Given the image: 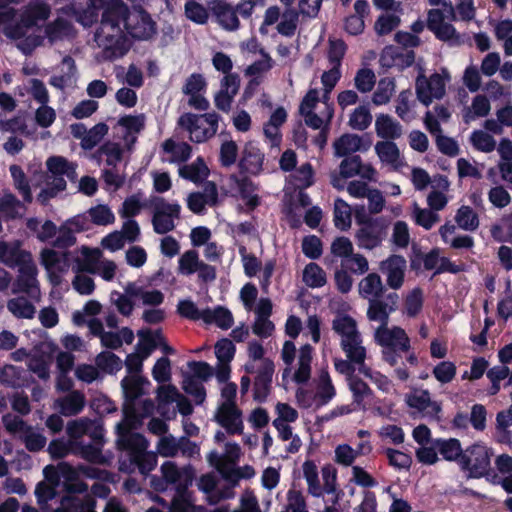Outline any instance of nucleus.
Here are the masks:
<instances>
[{
	"instance_id": "nucleus-1",
	"label": "nucleus",
	"mask_w": 512,
	"mask_h": 512,
	"mask_svg": "<svg viewBox=\"0 0 512 512\" xmlns=\"http://www.w3.org/2000/svg\"><path fill=\"white\" fill-rule=\"evenodd\" d=\"M46 168L45 187L37 195V201L42 205H47L50 199L66 190L67 181L65 177L73 183L77 181L78 177L77 164L63 156L49 157L46 161Z\"/></svg>"
},
{
	"instance_id": "nucleus-2",
	"label": "nucleus",
	"mask_w": 512,
	"mask_h": 512,
	"mask_svg": "<svg viewBox=\"0 0 512 512\" xmlns=\"http://www.w3.org/2000/svg\"><path fill=\"white\" fill-rule=\"evenodd\" d=\"M375 339L383 347V359L390 366H395L401 358V353L408 352L411 345L410 339L405 330L394 326L378 327L375 332Z\"/></svg>"
},
{
	"instance_id": "nucleus-3",
	"label": "nucleus",
	"mask_w": 512,
	"mask_h": 512,
	"mask_svg": "<svg viewBox=\"0 0 512 512\" xmlns=\"http://www.w3.org/2000/svg\"><path fill=\"white\" fill-rule=\"evenodd\" d=\"M219 119L215 112L202 115L185 113L179 117L178 125L190 133L191 141L202 143L216 134Z\"/></svg>"
},
{
	"instance_id": "nucleus-4",
	"label": "nucleus",
	"mask_w": 512,
	"mask_h": 512,
	"mask_svg": "<svg viewBox=\"0 0 512 512\" xmlns=\"http://www.w3.org/2000/svg\"><path fill=\"white\" fill-rule=\"evenodd\" d=\"M121 25L101 21L94 38L109 57H121L129 49L128 39Z\"/></svg>"
},
{
	"instance_id": "nucleus-5",
	"label": "nucleus",
	"mask_w": 512,
	"mask_h": 512,
	"mask_svg": "<svg viewBox=\"0 0 512 512\" xmlns=\"http://www.w3.org/2000/svg\"><path fill=\"white\" fill-rule=\"evenodd\" d=\"M33 258H0V262L12 266L14 263L20 266L19 274L13 282V293H25L31 298L40 296V288L37 280V268Z\"/></svg>"
},
{
	"instance_id": "nucleus-6",
	"label": "nucleus",
	"mask_w": 512,
	"mask_h": 512,
	"mask_svg": "<svg viewBox=\"0 0 512 512\" xmlns=\"http://www.w3.org/2000/svg\"><path fill=\"white\" fill-rule=\"evenodd\" d=\"M152 208V225L158 234H166L175 228V220L180 218L181 207L177 203H168L165 198L153 196L149 199Z\"/></svg>"
},
{
	"instance_id": "nucleus-7",
	"label": "nucleus",
	"mask_w": 512,
	"mask_h": 512,
	"mask_svg": "<svg viewBox=\"0 0 512 512\" xmlns=\"http://www.w3.org/2000/svg\"><path fill=\"white\" fill-rule=\"evenodd\" d=\"M149 381L142 376H126L121 380L124 394V420H137V400L144 394L143 385Z\"/></svg>"
},
{
	"instance_id": "nucleus-8",
	"label": "nucleus",
	"mask_w": 512,
	"mask_h": 512,
	"mask_svg": "<svg viewBox=\"0 0 512 512\" xmlns=\"http://www.w3.org/2000/svg\"><path fill=\"white\" fill-rule=\"evenodd\" d=\"M461 468L469 471L471 478H481L488 474L490 469V454L488 449L480 444L468 447L462 456Z\"/></svg>"
},
{
	"instance_id": "nucleus-9",
	"label": "nucleus",
	"mask_w": 512,
	"mask_h": 512,
	"mask_svg": "<svg viewBox=\"0 0 512 512\" xmlns=\"http://www.w3.org/2000/svg\"><path fill=\"white\" fill-rule=\"evenodd\" d=\"M446 83L442 75L432 74L427 78L424 74H419L415 82L417 99L425 106H429L434 99L439 100L446 93Z\"/></svg>"
},
{
	"instance_id": "nucleus-10",
	"label": "nucleus",
	"mask_w": 512,
	"mask_h": 512,
	"mask_svg": "<svg viewBox=\"0 0 512 512\" xmlns=\"http://www.w3.org/2000/svg\"><path fill=\"white\" fill-rule=\"evenodd\" d=\"M214 421L223 427L229 435L243 434L242 411L237 405L221 403L214 415Z\"/></svg>"
},
{
	"instance_id": "nucleus-11",
	"label": "nucleus",
	"mask_w": 512,
	"mask_h": 512,
	"mask_svg": "<svg viewBox=\"0 0 512 512\" xmlns=\"http://www.w3.org/2000/svg\"><path fill=\"white\" fill-rule=\"evenodd\" d=\"M140 234L138 223L133 219H128L124 222L121 231H114L104 237L101 245L104 249L110 252H115L122 249L125 244L134 242Z\"/></svg>"
},
{
	"instance_id": "nucleus-12",
	"label": "nucleus",
	"mask_w": 512,
	"mask_h": 512,
	"mask_svg": "<svg viewBox=\"0 0 512 512\" xmlns=\"http://www.w3.org/2000/svg\"><path fill=\"white\" fill-rule=\"evenodd\" d=\"M356 219L358 223L364 224L357 233L358 245L366 249L377 247L386 236L385 227L376 220L365 222L359 211H356Z\"/></svg>"
},
{
	"instance_id": "nucleus-13",
	"label": "nucleus",
	"mask_w": 512,
	"mask_h": 512,
	"mask_svg": "<svg viewBox=\"0 0 512 512\" xmlns=\"http://www.w3.org/2000/svg\"><path fill=\"white\" fill-rule=\"evenodd\" d=\"M274 369L275 365L271 359L266 358L262 361L254 379L253 399L256 402H266L271 391Z\"/></svg>"
},
{
	"instance_id": "nucleus-14",
	"label": "nucleus",
	"mask_w": 512,
	"mask_h": 512,
	"mask_svg": "<svg viewBox=\"0 0 512 512\" xmlns=\"http://www.w3.org/2000/svg\"><path fill=\"white\" fill-rule=\"evenodd\" d=\"M125 30L133 38L148 39L155 33V23L144 11L131 13Z\"/></svg>"
},
{
	"instance_id": "nucleus-15",
	"label": "nucleus",
	"mask_w": 512,
	"mask_h": 512,
	"mask_svg": "<svg viewBox=\"0 0 512 512\" xmlns=\"http://www.w3.org/2000/svg\"><path fill=\"white\" fill-rule=\"evenodd\" d=\"M218 203V190L214 182L208 181L204 184L202 192H193L188 195V208L196 214H201L205 205L216 206Z\"/></svg>"
},
{
	"instance_id": "nucleus-16",
	"label": "nucleus",
	"mask_w": 512,
	"mask_h": 512,
	"mask_svg": "<svg viewBox=\"0 0 512 512\" xmlns=\"http://www.w3.org/2000/svg\"><path fill=\"white\" fill-rule=\"evenodd\" d=\"M406 267V258H385L380 263V270L386 275V282L390 288L397 290L402 287Z\"/></svg>"
},
{
	"instance_id": "nucleus-17",
	"label": "nucleus",
	"mask_w": 512,
	"mask_h": 512,
	"mask_svg": "<svg viewBox=\"0 0 512 512\" xmlns=\"http://www.w3.org/2000/svg\"><path fill=\"white\" fill-rule=\"evenodd\" d=\"M212 13L216 17L219 25L228 31H234L239 28L240 22L236 7L223 0H215L212 6Z\"/></svg>"
},
{
	"instance_id": "nucleus-18",
	"label": "nucleus",
	"mask_w": 512,
	"mask_h": 512,
	"mask_svg": "<svg viewBox=\"0 0 512 512\" xmlns=\"http://www.w3.org/2000/svg\"><path fill=\"white\" fill-rule=\"evenodd\" d=\"M423 260V265L426 270L435 269L434 275L449 272L457 274L466 270V265L462 262L458 264L451 262L450 258H411V266L415 268Z\"/></svg>"
},
{
	"instance_id": "nucleus-19",
	"label": "nucleus",
	"mask_w": 512,
	"mask_h": 512,
	"mask_svg": "<svg viewBox=\"0 0 512 512\" xmlns=\"http://www.w3.org/2000/svg\"><path fill=\"white\" fill-rule=\"evenodd\" d=\"M102 8L101 21L118 24L125 29L131 12L123 0H108Z\"/></svg>"
},
{
	"instance_id": "nucleus-20",
	"label": "nucleus",
	"mask_w": 512,
	"mask_h": 512,
	"mask_svg": "<svg viewBox=\"0 0 512 512\" xmlns=\"http://www.w3.org/2000/svg\"><path fill=\"white\" fill-rule=\"evenodd\" d=\"M50 12V6L47 3L42 0H32L21 16V23L27 28L36 26L39 22L48 19Z\"/></svg>"
},
{
	"instance_id": "nucleus-21",
	"label": "nucleus",
	"mask_w": 512,
	"mask_h": 512,
	"mask_svg": "<svg viewBox=\"0 0 512 512\" xmlns=\"http://www.w3.org/2000/svg\"><path fill=\"white\" fill-rule=\"evenodd\" d=\"M264 155L252 142H248L243 150L239 163L241 170L256 175L262 170Z\"/></svg>"
},
{
	"instance_id": "nucleus-22",
	"label": "nucleus",
	"mask_w": 512,
	"mask_h": 512,
	"mask_svg": "<svg viewBox=\"0 0 512 512\" xmlns=\"http://www.w3.org/2000/svg\"><path fill=\"white\" fill-rule=\"evenodd\" d=\"M132 426L127 423L125 426H118V435L119 438L117 440V444L119 449L121 450H135V451H143L147 447V441L145 437L140 433L130 432L129 429Z\"/></svg>"
},
{
	"instance_id": "nucleus-23",
	"label": "nucleus",
	"mask_w": 512,
	"mask_h": 512,
	"mask_svg": "<svg viewBox=\"0 0 512 512\" xmlns=\"http://www.w3.org/2000/svg\"><path fill=\"white\" fill-rule=\"evenodd\" d=\"M375 131L378 137L391 141L402 135V126L388 114H380L375 121Z\"/></svg>"
},
{
	"instance_id": "nucleus-24",
	"label": "nucleus",
	"mask_w": 512,
	"mask_h": 512,
	"mask_svg": "<svg viewBox=\"0 0 512 512\" xmlns=\"http://www.w3.org/2000/svg\"><path fill=\"white\" fill-rule=\"evenodd\" d=\"M375 152L382 163L390 165L394 169L403 166L400 150L393 141H379L375 144Z\"/></svg>"
},
{
	"instance_id": "nucleus-25",
	"label": "nucleus",
	"mask_w": 512,
	"mask_h": 512,
	"mask_svg": "<svg viewBox=\"0 0 512 512\" xmlns=\"http://www.w3.org/2000/svg\"><path fill=\"white\" fill-rule=\"evenodd\" d=\"M332 329L342 337L341 341L355 342L361 335L356 321L349 315H338L332 322Z\"/></svg>"
},
{
	"instance_id": "nucleus-26",
	"label": "nucleus",
	"mask_w": 512,
	"mask_h": 512,
	"mask_svg": "<svg viewBox=\"0 0 512 512\" xmlns=\"http://www.w3.org/2000/svg\"><path fill=\"white\" fill-rule=\"evenodd\" d=\"M61 65L62 74L52 76L49 83L59 90H64L73 83L77 68L74 59L69 55L62 59Z\"/></svg>"
},
{
	"instance_id": "nucleus-27",
	"label": "nucleus",
	"mask_w": 512,
	"mask_h": 512,
	"mask_svg": "<svg viewBox=\"0 0 512 512\" xmlns=\"http://www.w3.org/2000/svg\"><path fill=\"white\" fill-rule=\"evenodd\" d=\"M349 389L352 392L353 405L357 409L365 411L367 409L365 399L374 395L370 386L360 377L348 378Z\"/></svg>"
},
{
	"instance_id": "nucleus-28",
	"label": "nucleus",
	"mask_w": 512,
	"mask_h": 512,
	"mask_svg": "<svg viewBox=\"0 0 512 512\" xmlns=\"http://www.w3.org/2000/svg\"><path fill=\"white\" fill-rule=\"evenodd\" d=\"M362 137L357 134L346 133L339 137L334 143V155L346 157L361 150Z\"/></svg>"
},
{
	"instance_id": "nucleus-29",
	"label": "nucleus",
	"mask_w": 512,
	"mask_h": 512,
	"mask_svg": "<svg viewBox=\"0 0 512 512\" xmlns=\"http://www.w3.org/2000/svg\"><path fill=\"white\" fill-rule=\"evenodd\" d=\"M85 219L77 217L68 223L69 227H62L59 230V234L54 241V246L57 248H68L73 246L76 242V238L73 234V230L81 231L84 230Z\"/></svg>"
},
{
	"instance_id": "nucleus-30",
	"label": "nucleus",
	"mask_w": 512,
	"mask_h": 512,
	"mask_svg": "<svg viewBox=\"0 0 512 512\" xmlns=\"http://www.w3.org/2000/svg\"><path fill=\"white\" fill-rule=\"evenodd\" d=\"M85 406V397L79 391H73L67 396L58 400L59 412L66 416L79 414Z\"/></svg>"
},
{
	"instance_id": "nucleus-31",
	"label": "nucleus",
	"mask_w": 512,
	"mask_h": 512,
	"mask_svg": "<svg viewBox=\"0 0 512 512\" xmlns=\"http://www.w3.org/2000/svg\"><path fill=\"white\" fill-rule=\"evenodd\" d=\"M436 448L443 458L447 461H458L461 465L462 456L464 452L461 443L456 438L437 439L435 441Z\"/></svg>"
},
{
	"instance_id": "nucleus-32",
	"label": "nucleus",
	"mask_w": 512,
	"mask_h": 512,
	"mask_svg": "<svg viewBox=\"0 0 512 512\" xmlns=\"http://www.w3.org/2000/svg\"><path fill=\"white\" fill-rule=\"evenodd\" d=\"M206 324L215 323L219 328L227 330L232 327L234 323L231 311L223 306H217L214 310L210 308L205 309Z\"/></svg>"
},
{
	"instance_id": "nucleus-33",
	"label": "nucleus",
	"mask_w": 512,
	"mask_h": 512,
	"mask_svg": "<svg viewBox=\"0 0 512 512\" xmlns=\"http://www.w3.org/2000/svg\"><path fill=\"white\" fill-rule=\"evenodd\" d=\"M391 313L392 311L388 308V304L380 298L369 299L367 318L370 321L379 322V327H387Z\"/></svg>"
},
{
	"instance_id": "nucleus-34",
	"label": "nucleus",
	"mask_w": 512,
	"mask_h": 512,
	"mask_svg": "<svg viewBox=\"0 0 512 512\" xmlns=\"http://www.w3.org/2000/svg\"><path fill=\"white\" fill-rule=\"evenodd\" d=\"M25 210L24 204L11 193L0 198V213L7 219L22 217Z\"/></svg>"
},
{
	"instance_id": "nucleus-35",
	"label": "nucleus",
	"mask_w": 512,
	"mask_h": 512,
	"mask_svg": "<svg viewBox=\"0 0 512 512\" xmlns=\"http://www.w3.org/2000/svg\"><path fill=\"white\" fill-rule=\"evenodd\" d=\"M7 308L15 317L23 319H32L36 312L35 306L23 296L8 300Z\"/></svg>"
},
{
	"instance_id": "nucleus-36",
	"label": "nucleus",
	"mask_w": 512,
	"mask_h": 512,
	"mask_svg": "<svg viewBox=\"0 0 512 512\" xmlns=\"http://www.w3.org/2000/svg\"><path fill=\"white\" fill-rule=\"evenodd\" d=\"M102 447L88 443L85 444L83 441H75L73 455L80 456L84 460L90 463H101L102 462Z\"/></svg>"
},
{
	"instance_id": "nucleus-37",
	"label": "nucleus",
	"mask_w": 512,
	"mask_h": 512,
	"mask_svg": "<svg viewBox=\"0 0 512 512\" xmlns=\"http://www.w3.org/2000/svg\"><path fill=\"white\" fill-rule=\"evenodd\" d=\"M360 293L363 296H372L371 299L381 298L383 296L384 287L381 278L376 273L368 274L359 285Z\"/></svg>"
},
{
	"instance_id": "nucleus-38",
	"label": "nucleus",
	"mask_w": 512,
	"mask_h": 512,
	"mask_svg": "<svg viewBox=\"0 0 512 512\" xmlns=\"http://www.w3.org/2000/svg\"><path fill=\"white\" fill-rule=\"evenodd\" d=\"M209 170L201 158L191 165H184L179 169V175L194 183L202 182L208 176Z\"/></svg>"
},
{
	"instance_id": "nucleus-39",
	"label": "nucleus",
	"mask_w": 512,
	"mask_h": 512,
	"mask_svg": "<svg viewBox=\"0 0 512 512\" xmlns=\"http://www.w3.org/2000/svg\"><path fill=\"white\" fill-rule=\"evenodd\" d=\"M162 148L164 152L171 154L172 162H185L190 158L192 148L185 142L176 143L172 139L166 140Z\"/></svg>"
},
{
	"instance_id": "nucleus-40",
	"label": "nucleus",
	"mask_w": 512,
	"mask_h": 512,
	"mask_svg": "<svg viewBox=\"0 0 512 512\" xmlns=\"http://www.w3.org/2000/svg\"><path fill=\"white\" fill-rule=\"evenodd\" d=\"M97 368L108 374H114L122 369V360L112 352L103 351L96 356Z\"/></svg>"
},
{
	"instance_id": "nucleus-41",
	"label": "nucleus",
	"mask_w": 512,
	"mask_h": 512,
	"mask_svg": "<svg viewBox=\"0 0 512 512\" xmlns=\"http://www.w3.org/2000/svg\"><path fill=\"white\" fill-rule=\"evenodd\" d=\"M184 392L194 398L196 405H202L206 399V389L202 381L194 376H185L182 383Z\"/></svg>"
},
{
	"instance_id": "nucleus-42",
	"label": "nucleus",
	"mask_w": 512,
	"mask_h": 512,
	"mask_svg": "<svg viewBox=\"0 0 512 512\" xmlns=\"http://www.w3.org/2000/svg\"><path fill=\"white\" fill-rule=\"evenodd\" d=\"M458 226L467 231H474L479 226L478 215L469 206H461L455 216Z\"/></svg>"
},
{
	"instance_id": "nucleus-43",
	"label": "nucleus",
	"mask_w": 512,
	"mask_h": 512,
	"mask_svg": "<svg viewBox=\"0 0 512 512\" xmlns=\"http://www.w3.org/2000/svg\"><path fill=\"white\" fill-rule=\"evenodd\" d=\"M424 303L423 291L416 287L412 289L404 300L405 313L408 317H416L422 310Z\"/></svg>"
},
{
	"instance_id": "nucleus-44",
	"label": "nucleus",
	"mask_w": 512,
	"mask_h": 512,
	"mask_svg": "<svg viewBox=\"0 0 512 512\" xmlns=\"http://www.w3.org/2000/svg\"><path fill=\"white\" fill-rule=\"evenodd\" d=\"M372 123V114L367 106L357 107L349 118V126L358 131H364Z\"/></svg>"
},
{
	"instance_id": "nucleus-45",
	"label": "nucleus",
	"mask_w": 512,
	"mask_h": 512,
	"mask_svg": "<svg viewBox=\"0 0 512 512\" xmlns=\"http://www.w3.org/2000/svg\"><path fill=\"white\" fill-rule=\"evenodd\" d=\"M362 339L357 338L355 342L341 341V347L347 358L353 364H363L366 358V349L361 345Z\"/></svg>"
},
{
	"instance_id": "nucleus-46",
	"label": "nucleus",
	"mask_w": 512,
	"mask_h": 512,
	"mask_svg": "<svg viewBox=\"0 0 512 512\" xmlns=\"http://www.w3.org/2000/svg\"><path fill=\"white\" fill-rule=\"evenodd\" d=\"M395 91V82L392 78H383L378 82L372 101L375 105H383L390 101Z\"/></svg>"
},
{
	"instance_id": "nucleus-47",
	"label": "nucleus",
	"mask_w": 512,
	"mask_h": 512,
	"mask_svg": "<svg viewBox=\"0 0 512 512\" xmlns=\"http://www.w3.org/2000/svg\"><path fill=\"white\" fill-rule=\"evenodd\" d=\"M10 172L13 177L16 189L21 193L24 201L30 203L33 197L24 171L18 165H11Z\"/></svg>"
},
{
	"instance_id": "nucleus-48",
	"label": "nucleus",
	"mask_w": 512,
	"mask_h": 512,
	"mask_svg": "<svg viewBox=\"0 0 512 512\" xmlns=\"http://www.w3.org/2000/svg\"><path fill=\"white\" fill-rule=\"evenodd\" d=\"M304 282L311 288H319L326 283L324 270L315 263L308 264L303 272Z\"/></svg>"
},
{
	"instance_id": "nucleus-49",
	"label": "nucleus",
	"mask_w": 512,
	"mask_h": 512,
	"mask_svg": "<svg viewBox=\"0 0 512 512\" xmlns=\"http://www.w3.org/2000/svg\"><path fill=\"white\" fill-rule=\"evenodd\" d=\"M334 223L341 230L351 226V208L342 199H336L334 203Z\"/></svg>"
},
{
	"instance_id": "nucleus-50",
	"label": "nucleus",
	"mask_w": 512,
	"mask_h": 512,
	"mask_svg": "<svg viewBox=\"0 0 512 512\" xmlns=\"http://www.w3.org/2000/svg\"><path fill=\"white\" fill-rule=\"evenodd\" d=\"M138 335L141 337L140 343L138 344L139 351L145 358L157 348L158 341H163L161 330H157L154 333L151 331H147L146 333L140 331Z\"/></svg>"
},
{
	"instance_id": "nucleus-51",
	"label": "nucleus",
	"mask_w": 512,
	"mask_h": 512,
	"mask_svg": "<svg viewBox=\"0 0 512 512\" xmlns=\"http://www.w3.org/2000/svg\"><path fill=\"white\" fill-rule=\"evenodd\" d=\"M299 12L295 9L288 8L282 14V20L277 25V31L284 36L290 37L294 35L297 28Z\"/></svg>"
},
{
	"instance_id": "nucleus-52",
	"label": "nucleus",
	"mask_w": 512,
	"mask_h": 512,
	"mask_svg": "<svg viewBox=\"0 0 512 512\" xmlns=\"http://www.w3.org/2000/svg\"><path fill=\"white\" fill-rule=\"evenodd\" d=\"M180 393L174 385H161L157 390V400H158V411L162 415L165 413V409L167 406L173 402H176Z\"/></svg>"
},
{
	"instance_id": "nucleus-53",
	"label": "nucleus",
	"mask_w": 512,
	"mask_h": 512,
	"mask_svg": "<svg viewBox=\"0 0 512 512\" xmlns=\"http://www.w3.org/2000/svg\"><path fill=\"white\" fill-rule=\"evenodd\" d=\"M87 5V8H84L80 6V3L78 2H73L71 4V9L73 10L74 15L76 16V19L85 27H89L97 21V10L99 9L89 4Z\"/></svg>"
},
{
	"instance_id": "nucleus-54",
	"label": "nucleus",
	"mask_w": 512,
	"mask_h": 512,
	"mask_svg": "<svg viewBox=\"0 0 512 512\" xmlns=\"http://www.w3.org/2000/svg\"><path fill=\"white\" fill-rule=\"evenodd\" d=\"M457 367L454 362L441 361L432 370L435 379L442 383H450L456 376Z\"/></svg>"
},
{
	"instance_id": "nucleus-55",
	"label": "nucleus",
	"mask_w": 512,
	"mask_h": 512,
	"mask_svg": "<svg viewBox=\"0 0 512 512\" xmlns=\"http://www.w3.org/2000/svg\"><path fill=\"white\" fill-rule=\"evenodd\" d=\"M91 221L98 226H106L114 223L115 216L111 209L106 205H97L88 210Z\"/></svg>"
},
{
	"instance_id": "nucleus-56",
	"label": "nucleus",
	"mask_w": 512,
	"mask_h": 512,
	"mask_svg": "<svg viewBox=\"0 0 512 512\" xmlns=\"http://www.w3.org/2000/svg\"><path fill=\"white\" fill-rule=\"evenodd\" d=\"M295 189L304 190L313 184V169L310 163L301 165L292 175Z\"/></svg>"
},
{
	"instance_id": "nucleus-57",
	"label": "nucleus",
	"mask_w": 512,
	"mask_h": 512,
	"mask_svg": "<svg viewBox=\"0 0 512 512\" xmlns=\"http://www.w3.org/2000/svg\"><path fill=\"white\" fill-rule=\"evenodd\" d=\"M108 132V126L105 123H98L87 131V136L81 141V147L84 150L93 149Z\"/></svg>"
},
{
	"instance_id": "nucleus-58",
	"label": "nucleus",
	"mask_w": 512,
	"mask_h": 512,
	"mask_svg": "<svg viewBox=\"0 0 512 512\" xmlns=\"http://www.w3.org/2000/svg\"><path fill=\"white\" fill-rule=\"evenodd\" d=\"M413 218L416 224L427 230L431 229L432 226L440 220L436 212L430 209H422L416 203L414 204Z\"/></svg>"
},
{
	"instance_id": "nucleus-59",
	"label": "nucleus",
	"mask_w": 512,
	"mask_h": 512,
	"mask_svg": "<svg viewBox=\"0 0 512 512\" xmlns=\"http://www.w3.org/2000/svg\"><path fill=\"white\" fill-rule=\"evenodd\" d=\"M75 441H65L64 439H53L48 445V452L53 460H59L72 454Z\"/></svg>"
},
{
	"instance_id": "nucleus-60",
	"label": "nucleus",
	"mask_w": 512,
	"mask_h": 512,
	"mask_svg": "<svg viewBox=\"0 0 512 512\" xmlns=\"http://www.w3.org/2000/svg\"><path fill=\"white\" fill-rule=\"evenodd\" d=\"M92 426V420L88 418H81L79 420L70 421L67 424V434L70 441H82L81 438L89 431Z\"/></svg>"
},
{
	"instance_id": "nucleus-61",
	"label": "nucleus",
	"mask_w": 512,
	"mask_h": 512,
	"mask_svg": "<svg viewBox=\"0 0 512 512\" xmlns=\"http://www.w3.org/2000/svg\"><path fill=\"white\" fill-rule=\"evenodd\" d=\"M470 141L477 150L485 153L492 152L496 146L494 138L482 130L474 131L470 137Z\"/></svg>"
},
{
	"instance_id": "nucleus-62",
	"label": "nucleus",
	"mask_w": 512,
	"mask_h": 512,
	"mask_svg": "<svg viewBox=\"0 0 512 512\" xmlns=\"http://www.w3.org/2000/svg\"><path fill=\"white\" fill-rule=\"evenodd\" d=\"M153 379L159 383H166L171 380V361L168 357H160L152 368Z\"/></svg>"
},
{
	"instance_id": "nucleus-63",
	"label": "nucleus",
	"mask_w": 512,
	"mask_h": 512,
	"mask_svg": "<svg viewBox=\"0 0 512 512\" xmlns=\"http://www.w3.org/2000/svg\"><path fill=\"white\" fill-rule=\"evenodd\" d=\"M354 81L356 88L360 92L366 93L373 89L376 82V76L371 69L362 68L356 73Z\"/></svg>"
},
{
	"instance_id": "nucleus-64",
	"label": "nucleus",
	"mask_w": 512,
	"mask_h": 512,
	"mask_svg": "<svg viewBox=\"0 0 512 512\" xmlns=\"http://www.w3.org/2000/svg\"><path fill=\"white\" fill-rule=\"evenodd\" d=\"M492 236L498 241H507L512 239V212L503 217L499 225L491 228Z\"/></svg>"
}]
</instances>
